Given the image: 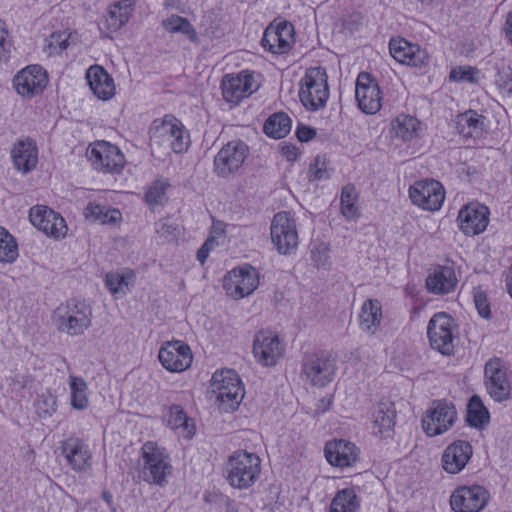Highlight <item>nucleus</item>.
<instances>
[{
  "label": "nucleus",
  "mask_w": 512,
  "mask_h": 512,
  "mask_svg": "<svg viewBox=\"0 0 512 512\" xmlns=\"http://www.w3.org/2000/svg\"><path fill=\"white\" fill-rule=\"evenodd\" d=\"M149 140L152 150L171 149L175 153L186 151L190 145L189 132L178 119L169 115L152 122L149 129Z\"/></svg>",
  "instance_id": "f257e3e1"
},
{
  "label": "nucleus",
  "mask_w": 512,
  "mask_h": 512,
  "mask_svg": "<svg viewBox=\"0 0 512 512\" xmlns=\"http://www.w3.org/2000/svg\"><path fill=\"white\" fill-rule=\"evenodd\" d=\"M143 460L140 476L143 481L164 487L173 473L170 457L156 442L148 441L141 448Z\"/></svg>",
  "instance_id": "f03ea898"
},
{
  "label": "nucleus",
  "mask_w": 512,
  "mask_h": 512,
  "mask_svg": "<svg viewBox=\"0 0 512 512\" xmlns=\"http://www.w3.org/2000/svg\"><path fill=\"white\" fill-rule=\"evenodd\" d=\"M225 470L226 479L233 488L247 489L260 476L261 460L255 453L238 450L229 457Z\"/></svg>",
  "instance_id": "7ed1b4c3"
},
{
  "label": "nucleus",
  "mask_w": 512,
  "mask_h": 512,
  "mask_svg": "<svg viewBox=\"0 0 512 512\" xmlns=\"http://www.w3.org/2000/svg\"><path fill=\"white\" fill-rule=\"evenodd\" d=\"M54 320L59 331L82 335L92 324V309L85 301L71 299L55 309Z\"/></svg>",
  "instance_id": "20e7f679"
},
{
  "label": "nucleus",
  "mask_w": 512,
  "mask_h": 512,
  "mask_svg": "<svg viewBox=\"0 0 512 512\" xmlns=\"http://www.w3.org/2000/svg\"><path fill=\"white\" fill-rule=\"evenodd\" d=\"M299 98L304 107L317 111L325 107L329 98L326 70L323 67H311L300 81Z\"/></svg>",
  "instance_id": "39448f33"
},
{
  "label": "nucleus",
  "mask_w": 512,
  "mask_h": 512,
  "mask_svg": "<svg viewBox=\"0 0 512 512\" xmlns=\"http://www.w3.org/2000/svg\"><path fill=\"white\" fill-rule=\"evenodd\" d=\"M211 387L224 411L235 410L244 397V388L235 370L216 371L211 379Z\"/></svg>",
  "instance_id": "423d86ee"
},
{
  "label": "nucleus",
  "mask_w": 512,
  "mask_h": 512,
  "mask_svg": "<svg viewBox=\"0 0 512 512\" xmlns=\"http://www.w3.org/2000/svg\"><path fill=\"white\" fill-rule=\"evenodd\" d=\"M454 319L445 312H438L430 319L427 335L430 346L443 355L454 351Z\"/></svg>",
  "instance_id": "0eeeda50"
},
{
  "label": "nucleus",
  "mask_w": 512,
  "mask_h": 512,
  "mask_svg": "<svg viewBox=\"0 0 512 512\" xmlns=\"http://www.w3.org/2000/svg\"><path fill=\"white\" fill-rule=\"evenodd\" d=\"M270 230L272 242L280 254H290L298 246L296 222L289 212L275 214Z\"/></svg>",
  "instance_id": "6e6552de"
},
{
  "label": "nucleus",
  "mask_w": 512,
  "mask_h": 512,
  "mask_svg": "<svg viewBox=\"0 0 512 512\" xmlns=\"http://www.w3.org/2000/svg\"><path fill=\"white\" fill-rule=\"evenodd\" d=\"M457 418L454 405L446 400H434L422 419L424 432L430 436H437L448 431Z\"/></svg>",
  "instance_id": "1a4fd4ad"
},
{
  "label": "nucleus",
  "mask_w": 512,
  "mask_h": 512,
  "mask_svg": "<svg viewBox=\"0 0 512 512\" xmlns=\"http://www.w3.org/2000/svg\"><path fill=\"white\" fill-rule=\"evenodd\" d=\"M485 388L496 402L507 401L511 397V384L507 369L499 358L490 359L484 368Z\"/></svg>",
  "instance_id": "9d476101"
},
{
  "label": "nucleus",
  "mask_w": 512,
  "mask_h": 512,
  "mask_svg": "<svg viewBox=\"0 0 512 512\" xmlns=\"http://www.w3.org/2000/svg\"><path fill=\"white\" fill-rule=\"evenodd\" d=\"M335 370V361L328 354H309L303 359L302 372L312 386L323 387L332 382Z\"/></svg>",
  "instance_id": "9b49d317"
},
{
  "label": "nucleus",
  "mask_w": 512,
  "mask_h": 512,
  "mask_svg": "<svg viewBox=\"0 0 512 512\" xmlns=\"http://www.w3.org/2000/svg\"><path fill=\"white\" fill-rule=\"evenodd\" d=\"M409 197L413 204L428 211H437L442 207L445 191L442 184L434 179L416 181L409 188Z\"/></svg>",
  "instance_id": "f8f14e48"
},
{
  "label": "nucleus",
  "mask_w": 512,
  "mask_h": 512,
  "mask_svg": "<svg viewBox=\"0 0 512 512\" xmlns=\"http://www.w3.org/2000/svg\"><path fill=\"white\" fill-rule=\"evenodd\" d=\"M258 285V272L250 265L235 268L224 278V288L227 294L234 299H242L251 295Z\"/></svg>",
  "instance_id": "ddd939ff"
},
{
  "label": "nucleus",
  "mask_w": 512,
  "mask_h": 512,
  "mask_svg": "<svg viewBox=\"0 0 512 512\" xmlns=\"http://www.w3.org/2000/svg\"><path fill=\"white\" fill-rule=\"evenodd\" d=\"M248 151V146L241 140L228 142L214 158V172L224 178L233 174L243 165Z\"/></svg>",
  "instance_id": "4468645a"
},
{
  "label": "nucleus",
  "mask_w": 512,
  "mask_h": 512,
  "mask_svg": "<svg viewBox=\"0 0 512 512\" xmlns=\"http://www.w3.org/2000/svg\"><path fill=\"white\" fill-rule=\"evenodd\" d=\"M489 492L480 485L458 487L450 497L455 512H479L488 503Z\"/></svg>",
  "instance_id": "2eb2a0df"
},
{
  "label": "nucleus",
  "mask_w": 512,
  "mask_h": 512,
  "mask_svg": "<svg viewBox=\"0 0 512 512\" xmlns=\"http://www.w3.org/2000/svg\"><path fill=\"white\" fill-rule=\"evenodd\" d=\"M89 159L95 169L119 173L125 164V157L121 150L107 141L96 142L90 150Z\"/></svg>",
  "instance_id": "dca6fc26"
},
{
  "label": "nucleus",
  "mask_w": 512,
  "mask_h": 512,
  "mask_svg": "<svg viewBox=\"0 0 512 512\" xmlns=\"http://www.w3.org/2000/svg\"><path fill=\"white\" fill-rule=\"evenodd\" d=\"M295 43L294 26L287 21H282L276 26L269 25L261 39V45L273 54H285L291 50Z\"/></svg>",
  "instance_id": "f3484780"
},
{
  "label": "nucleus",
  "mask_w": 512,
  "mask_h": 512,
  "mask_svg": "<svg viewBox=\"0 0 512 512\" xmlns=\"http://www.w3.org/2000/svg\"><path fill=\"white\" fill-rule=\"evenodd\" d=\"M29 218L33 226L49 237L59 239L67 234L64 218L47 206L37 205L32 207Z\"/></svg>",
  "instance_id": "a211bd4d"
},
{
  "label": "nucleus",
  "mask_w": 512,
  "mask_h": 512,
  "mask_svg": "<svg viewBox=\"0 0 512 512\" xmlns=\"http://www.w3.org/2000/svg\"><path fill=\"white\" fill-rule=\"evenodd\" d=\"M47 84V72L40 65H29L23 68L13 79L17 93L27 98L42 93Z\"/></svg>",
  "instance_id": "6ab92c4d"
},
{
  "label": "nucleus",
  "mask_w": 512,
  "mask_h": 512,
  "mask_svg": "<svg viewBox=\"0 0 512 512\" xmlns=\"http://www.w3.org/2000/svg\"><path fill=\"white\" fill-rule=\"evenodd\" d=\"M221 89L224 99L230 103H239L243 98L250 96L258 89L252 73L241 71L240 73L224 76Z\"/></svg>",
  "instance_id": "aec40b11"
},
{
  "label": "nucleus",
  "mask_w": 512,
  "mask_h": 512,
  "mask_svg": "<svg viewBox=\"0 0 512 512\" xmlns=\"http://www.w3.org/2000/svg\"><path fill=\"white\" fill-rule=\"evenodd\" d=\"M253 353L256 360L264 366H274L283 356L284 345L278 335L260 331L253 340Z\"/></svg>",
  "instance_id": "412c9836"
},
{
  "label": "nucleus",
  "mask_w": 512,
  "mask_h": 512,
  "mask_svg": "<svg viewBox=\"0 0 512 512\" xmlns=\"http://www.w3.org/2000/svg\"><path fill=\"white\" fill-rule=\"evenodd\" d=\"M389 51L391 56L401 64L416 68H425L429 65L430 59L426 50L403 38L391 39Z\"/></svg>",
  "instance_id": "4be33fe9"
},
{
  "label": "nucleus",
  "mask_w": 512,
  "mask_h": 512,
  "mask_svg": "<svg viewBox=\"0 0 512 512\" xmlns=\"http://www.w3.org/2000/svg\"><path fill=\"white\" fill-rule=\"evenodd\" d=\"M158 359L166 370L182 372L191 366L192 354L190 347L181 341L167 342L160 348Z\"/></svg>",
  "instance_id": "5701e85b"
},
{
  "label": "nucleus",
  "mask_w": 512,
  "mask_h": 512,
  "mask_svg": "<svg viewBox=\"0 0 512 512\" xmlns=\"http://www.w3.org/2000/svg\"><path fill=\"white\" fill-rule=\"evenodd\" d=\"M355 96L359 108L366 114H375L382 106L378 83L371 79L368 73L361 72L359 74Z\"/></svg>",
  "instance_id": "b1692460"
},
{
  "label": "nucleus",
  "mask_w": 512,
  "mask_h": 512,
  "mask_svg": "<svg viewBox=\"0 0 512 512\" xmlns=\"http://www.w3.org/2000/svg\"><path fill=\"white\" fill-rule=\"evenodd\" d=\"M489 210L486 206L471 203L464 206L458 213L459 229L468 236L482 233L489 222Z\"/></svg>",
  "instance_id": "393cba45"
},
{
  "label": "nucleus",
  "mask_w": 512,
  "mask_h": 512,
  "mask_svg": "<svg viewBox=\"0 0 512 512\" xmlns=\"http://www.w3.org/2000/svg\"><path fill=\"white\" fill-rule=\"evenodd\" d=\"M60 449L74 471L83 472L91 467L92 454L82 439L69 437L61 442Z\"/></svg>",
  "instance_id": "a878e982"
},
{
  "label": "nucleus",
  "mask_w": 512,
  "mask_h": 512,
  "mask_svg": "<svg viewBox=\"0 0 512 512\" xmlns=\"http://www.w3.org/2000/svg\"><path fill=\"white\" fill-rule=\"evenodd\" d=\"M326 460L335 467L353 466L359 458V449L352 442L339 439L327 442L324 447Z\"/></svg>",
  "instance_id": "bb28decb"
},
{
  "label": "nucleus",
  "mask_w": 512,
  "mask_h": 512,
  "mask_svg": "<svg viewBox=\"0 0 512 512\" xmlns=\"http://www.w3.org/2000/svg\"><path fill=\"white\" fill-rule=\"evenodd\" d=\"M11 159L14 168L27 174L34 170L38 163V149L31 138L18 139L11 149Z\"/></svg>",
  "instance_id": "cd10ccee"
},
{
  "label": "nucleus",
  "mask_w": 512,
  "mask_h": 512,
  "mask_svg": "<svg viewBox=\"0 0 512 512\" xmlns=\"http://www.w3.org/2000/svg\"><path fill=\"white\" fill-rule=\"evenodd\" d=\"M472 453V446L468 441L457 440L453 442L443 453V468L451 474L460 472L466 466Z\"/></svg>",
  "instance_id": "c85d7f7f"
},
{
  "label": "nucleus",
  "mask_w": 512,
  "mask_h": 512,
  "mask_svg": "<svg viewBox=\"0 0 512 512\" xmlns=\"http://www.w3.org/2000/svg\"><path fill=\"white\" fill-rule=\"evenodd\" d=\"M456 284L455 271L449 266L435 267L426 279L427 290L436 295H445L454 291Z\"/></svg>",
  "instance_id": "c756f323"
},
{
  "label": "nucleus",
  "mask_w": 512,
  "mask_h": 512,
  "mask_svg": "<svg viewBox=\"0 0 512 512\" xmlns=\"http://www.w3.org/2000/svg\"><path fill=\"white\" fill-rule=\"evenodd\" d=\"M86 78L91 90L99 99L109 100L114 96V80L102 66H91L87 70Z\"/></svg>",
  "instance_id": "7c9ffc66"
},
{
  "label": "nucleus",
  "mask_w": 512,
  "mask_h": 512,
  "mask_svg": "<svg viewBox=\"0 0 512 512\" xmlns=\"http://www.w3.org/2000/svg\"><path fill=\"white\" fill-rule=\"evenodd\" d=\"M373 433L382 438L391 437L395 426L396 410L391 402H380L373 415Z\"/></svg>",
  "instance_id": "2f4dec72"
},
{
  "label": "nucleus",
  "mask_w": 512,
  "mask_h": 512,
  "mask_svg": "<svg viewBox=\"0 0 512 512\" xmlns=\"http://www.w3.org/2000/svg\"><path fill=\"white\" fill-rule=\"evenodd\" d=\"M166 423L173 430H181L182 436L186 439H191L195 434L193 419L188 418L183 408L178 404H172L169 407Z\"/></svg>",
  "instance_id": "473e14b6"
},
{
  "label": "nucleus",
  "mask_w": 512,
  "mask_h": 512,
  "mask_svg": "<svg viewBox=\"0 0 512 512\" xmlns=\"http://www.w3.org/2000/svg\"><path fill=\"white\" fill-rule=\"evenodd\" d=\"M484 117L470 110L459 114L456 117L455 128L457 132L465 137H480L483 132Z\"/></svg>",
  "instance_id": "72a5a7b5"
},
{
  "label": "nucleus",
  "mask_w": 512,
  "mask_h": 512,
  "mask_svg": "<svg viewBox=\"0 0 512 512\" xmlns=\"http://www.w3.org/2000/svg\"><path fill=\"white\" fill-rule=\"evenodd\" d=\"M382 319L381 303L377 299L366 300L359 316L360 327L363 331L374 334Z\"/></svg>",
  "instance_id": "f704fd0d"
},
{
  "label": "nucleus",
  "mask_w": 512,
  "mask_h": 512,
  "mask_svg": "<svg viewBox=\"0 0 512 512\" xmlns=\"http://www.w3.org/2000/svg\"><path fill=\"white\" fill-rule=\"evenodd\" d=\"M132 0H120L113 3L108 10L106 23L110 30L116 31L128 22L133 11Z\"/></svg>",
  "instance_id": "c9c22d12"
},
{
  "label": "nucleus",
  "mask_w": 512,
  "mask_h": 512,
  "mask_svg": "<svg viewBox=\"0 0 512 512\" xmlns=\"http://www.w3.org/2000/svg\"><path fill=\"white\" fill-rule=\"evenodd\" d=\"M84 215L87 220L101 224H115L122 219V214L118 209H111L93 203H89L86 206Z\"/></svg>",
  "instance_id": "e433bc0d"
},
{
  "label": "nucleus",
  "mask_w": 512,
  "mask_h": 512,
  "mask_svg": "<svg viewBox=\"0 0 512 512\" xmlns=\"http://www.w3.org/2000/svg\"><path fill=\"white\" fill-rule=\"evenodd\" d=\"M291 130V119L284 112H277L268 117L263 126L264 133L273 139L285 137Z\"/></svg>",
  "instance_id": "4c0bfd02"
},
{
  "label": "nucleus",
  "mask_w": 512,
  "mask_h": 512,
  "mask_svg": "<svg viewBox=\"0 0 512 512\" xmlns=\"http://www.w3.org/2000/svg\"><path fill=\"white\" fill-rule=\"evenodd\" d=\"M161 25L168 33H181L186 35L188 39L193 43H198L199 41L197 32L187 18L173 14L170 17L162 20Z\"/></svg>",
  "instance_id": "58836bf2"
},
{
  "label": "nucleus",
  "mask_w": 512,
  "mask_h": 512,
  "mask_svg": "<svg viewBox=\"0 0 512 512\" xmlns=\"http://www.w3.org/2000/svg\"><path fill=\"white\" fill-rule=\"evenodd\" d=\"M466 421L474 428H480L489 421V412L478 395H473L468 402Z\"/></svg>",
  "instance_id": "ea45409f"
},
{
  "label": "nucleus",
  "mask_w": 512,
  "mask_h": 512,
  "mask_svg": "<svg viewBox=\"0 0 512 512\" xmlns=\"http://www.w3.org/2000/svg\"><path fill=\"white\" fill-rule=\"evenodd\" d=\"M359 508V500L352 488L340 490L333 498L330 512H356Z\"/></svg>",
  "instance_id": "a19ab883"
},
{
  "label": "nucleus",
  "mask_w": 512,
  "mask_h": 512,
  "mask_svg": "<svg viewBox=\"0 0 512 512\" xmlns=\"http://www.w3.org/2000/svg\"><path fill=\"white\" fill-rule=\"evenodd\" d=\"M419 121L410 115H399L392 122V131L397 138L403 141L411 140L417 133Z\"/></svg>",
  "instance_id": "79ce46f5"
},
{
  "label": "nucleus",
  "mask_w": 512,
  "mask_h": 512,
  "mask_svg": "<svg viewBox=\"0 0 512 512\" xmlns=\"http://www.w3.org/2000/svg\"><path fill=\"white\" fill-rule=\"evenodd\" d=\"M358 194L353 185H346L341 192V211L348 220L357 219L360 216L357 206Z\"/></svg>",
  "instance_id": "37998d69"
},
{
  "label": "nucleus",
  "mask_w": 512,
  "mask_h": 512,
  "mask_svg": "<svg viewBox=\"0 0 512 512\" xmlns=\"http://www.w3.org/2000/svg\"><path fill=\"white\" fill-rule=\"evenodd\" d=\"M18 257V244L13 235L0 226V262L13 263Z\"/></svg>",
  "instance_id": "c03bdc74"
},
{
  "label": "nucleus",
  "mask_w": 512,
  "mask_h": 512,
  "mask_svg": "<svg viewBox=\"0 0 512 512\" xmlns=\"http://www.w3.org/2000/svg\"><path fill=\"white\" fill-rule=\"evenodd\" d=\"M133 279L134 274L131 271L125 273L110 272L105 276V285L117 297L118 294L124 295L126 293V289Z\"/></svg>",
  "instance_id": "a18cd8bd"
},
{
  "label": "nucleus",
  "mask_w": 512,
  "mask_h": 512,
  "mask_svg": "<svg viewBox=\"0 0 512 512\" xmlns=\"http://www.w3.org/2000/svg\"><path fill=\"white\" fill-rule=\"evenodd\" d=\"M495 85L501 93L512 97V68L504 60L495 63Z\"/></svg>",
  "instance_id": "49530a36"
},
{
  "label": "nucleus",
  "mask_w": 512,
  "mask_h": 512,
  "mask_svg": "<svg viewBox=\"0 0 512 512\" xmlns=\"http://www.w3.org/2000/svg\"><path fill=\"white\" fill-rule=\"evenodd\" d=\"M71 406L77 410H84L88 407L86 396L87 384L81 377L70 376Z\"/></svg>",
  "instance_id": "de8ad7c7"
},
{
  "label": "nucleus",
  "mask_w": 512,
  "mask_h": 512,
  "mask_svg": "<svg viewBox=\"0 0 512 512\" xmlns=\"http://www.w3.org/2000/svg\"><path fill=\"white\" fill-rule=\"evenodd\" d=\"M170 183L165 179H157L148 188L145 199L149 205H162L167 201L166 191Z\"/></svg>",
  "instance_id": "09e8293b"
},
{
  "label": "nucleus",
  "mask_w": 512,
  "mask_h": 512,
  "mask_svg": "<svg viewBox=\"0 0 512 512\" xmlns=\"http://www.w3.org/2000/svg\"><path fill=\"white\" fill-rule=\"evenodd\" d=\"M155 231L160 238L172 241L180 235V226L171 217H165L155 223Z\"/></svg>",
  "instance_id": "8fccbe9b"
},
{
  "label": "nucleus",
  "mask_w": 512,
  "mask_h": 512,
  "mask_svg": "<svg viewBox=\"0 0 512 512\" xmlns=\"http://www.w3.org/2000/svg\"><path fill=\"white\" fill-rule=\"evenodd\" d=\"M330 176L331 171L327 169L325 159L321 156H317L308 171L309 181L314 182L329 179Z\"/></svg>",
  "instance_id": "3c124183"
},
{
  "label": "nucleus",
  "mask_w": 512,
  "mask_h": 512,
  "mask_svg": "<svg viewBox=\"0 0 512 512\" xmlns=\"http://www.w3.org/2000/svg\"><path fill=\"white\" fill-rule=\"evenodd\" d=\"M35 405L40 417L51 416L57 408L56 398L52 394L38 396Z\"/></svg>",
  "instance_id": "603ef678"
},
{
  "label": "nucleus",
  "mask_w": 512,
  "mask_h": 512,
  "mask_svg": "<svg viewBox=\"0 0 512 512\" xmlns=\"http://www.w3.org/2000/svg\"><path fill=\"white\" fill-rule=\"evenodd\" d=\"M474 303L482 318L489 319L491 316L490 305L486 293L480 288L474 289Z\"/></svg>",
  "instance_id": "864d4df0"
},
{
  "label": "nucleus",
  "mask_w": 512,
  "mask_h": 512,
  "mask_svg": "<svg viewBox=\"0 0 512 512\" xmlns=\"http://www.w3.org/2000/svg\"><path fill=\"white\" fill-rule=\"evenodd\" d=\"M48 47L51 53H60L68 47V36L65 32L53 33L50 36Z\"/></svg>",
  "instance_id": "5fc2aeb1"
},
{
  "label": "nucleus",
  "mask_w": 512,
  "mask_h": 512,
  "mask_svg": "<svg viewBox=\"0 0 512 512\" xmlns=\"http://www.w3.org/2000/svg\"><path fill=\"white\" fill-rule=\"evenodd\" d=\"M474 73L471 67H455L450 71L449 78L455 82H473Z\"/></svg>",
  "instance_id": "6e6d98bb"
},
{
  "label": "nucleus",
  "mask_w": 512,
  "mask_h": 512,
  "mask_svg": "<svg viewBox=\"0 0 512 512\" xmlns=\"http://www.w3.org/2000/svg\"><path fill=\"white\" fill-rule=\"evenodd\" d=\"M8 33L0 23V62L6 61L11 52V43L7 39Z\"/></svg>",
  "instance_id": "4d7b16f0"
},
{
  "label": "nucleus",
  "mask_w": 512,
  "mask_h": 512,
  "mask_svg": "<svg viewBox=\"0 0 512 512\" xmlns=\"http://www.w3.org/2000/svg\"><path fill=\"white\" fill-rule=\"evenodd\" d=\"M316 130L306 126L304 124H299L296 129V136L300 142H308L312 140L316 136Z\"/></svg>",
  "instance_id": "13d9d810"
},
{
  "label": "nucleus",
  "mask_w": 512,
  "mask_h": 512,
  "mask_svg": "<svg viewBox=\"0 0 512 512\" xmlns=\"http://www.w3.org/2000/svg\"><path fill=\"white\" fill-rule=\"evenodd\" d=\"M281 154L289 162H295L298 159L299 151L293 145L283 144L281 146Z\"/></svg>",
  "instance_id": "bf43d9fd"
},
{
  "label": "nucleus",
  "mask_w": 512,
  "mask_h": 512,
  "mask_svg": "<svg viewBox=\"0 0 512 512\" xmlns=\"http://www.w3.org/2000/svg\"><path fill=\"white\" fill-rule=\"evenodd\" d=\"M504 32L508 42L512 45V12L506 18Z\"/></svg>",
  "instance_id": "052dcab7"
},
{
  "label": "nucleus",
  "mask_w": 512,
  "mask_h": 512,
  "mask_svg": "<svg viewBox=\"0 0 512 512\" xmlns=\"http://www.w3.org/2000/svg\"><path fill=\"white\" fill-rule=\"evenodd\" d=\"M331 405V400L329 398H322L318 401L316 412L324 413L329 410Z\"/></svg>",
  "instance_id": "680f3d73"
},
{
  "label": "nucleus",
  "mask_w": 512,
  "mask_h": 512,
  "mask_svg": "<svg viewBox=\"0 0 512 512\" xmlns=\"http://www.w3.org/2000/svg\"><path fill=\"white\" fill-rule=\"evenodd\" d=\"M240 504L230 498L225 499V512H239Z\"/></svg>",
  "instance_id": "e2e57ef3"
},
{
  "label": "nucleus",
  "mask_w": 512,
  "mask_h": 512,
  "mask_svg": "<svg viewBox=\"0 0 512 512\" xmlns=\"http://www.w3.org/2000/svg\"><path fill=\"white\" fill-rule=\"evenodd\" d=\"M505 282H506L507 292L510 295V297L512 298V265L509 268V272L506 276Z\"/></svg>",
  "instance_id": "0e129e2a"
},
{
  "label": "nucleus",
  "mask_w": 512,
  "mask_h": 512,
  "mask_svg": "<svg viewBox=\"0 0 512 512\" xmlns=\"http://www.w3.org/2000/svg\"><path fill=\"white\" fill-rule=\"evenodd\" d=\"M209 256V253L206 252V247H201L198 251H197V259L198 261L201 263V264H204L205 261L207 260Z\"/></svg>",
  "instance_id": "69168bd1"
},
{
  "label": "nucleus",
  "mask_w": 512,
  "mask_h": 512,
  "mask_svg": "<svg viewBox=\"0 0 512 512\" xmlns=\"http://www.w3.org/2000/svg\"><path fill=\"white\" fill-rule=\"evenodd\" d=\"M102 499L108 504L111 505L113 503V496L109 491H104L102 493Z\"/></svg>",
  "instance_id": "338daca9"
},
{
  "label": "nucleus",
  "mask_w": 512,
  "mask_h": 512,
  "mask_svg": "<svg viewBox=\"0 0 512 512\" xmlns=\"http://www.w3.org/2000/svg\"><path fill=\"white\" fill-rule=\"evenodd\" d=\"M214 244L213 239H207L201 247H206V252L210 253Z\"/></svg>",
  "instance_id": "774afa93"
}]
</instances>
